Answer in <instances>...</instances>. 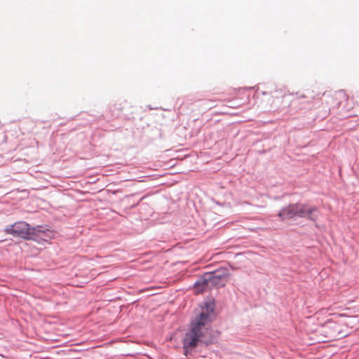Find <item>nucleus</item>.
Returning <instances> with one entry per match:
<instances>
[{
    "label": "nucleus",
    "mask_w": 359,
    "mask_h": 359,
    "mask_svg": "<svg viewBox=\"0 0 359 359\" xmlns=\"http://www.w3.org/2000/svg\"><path fill=\"white\" fill-rule=\"evenodd\" d=\"M214 317V304L205 303L201 311L192 320L190 329L187 332L183 340V349L184 355L191 352L198 344L203 341V338L210 334V323Z\"/></svg>",
    "instance_id": "obj_1"
},
{
    "label": "nucleus",
    "mask_w": 359,
    "mask_h": 359,
    "mask_svg": "<svg viewBox=\"0 0 359 359\" xmlns=\"http://www.w3.org/2000/svg\"><path fill=\"white\" fill-rule=\"evenodd\" d=\"M356 320L352 317L340 318L337 321L329 320L323 327L321 332L329 341L341 339L349 334Z\"/></svg>",
    "instance_id": "obj_2"
},
{
    "label": "nucleus",
    "mask_w": 359,
    "mask_h": 359,
    "mask_svg": "<svg viewBox=\"0 0 359 359\" xmlns=\"http://www.w3.org/2000/svg\"><path fill=\"white\" fill-rule=\"evenodd\" d=\"M35 230L34 227H30L27 222L20 221L7 226L4 231L6 233L11 234L14 237L28 240L30 239L31 236L35 234Z\"/></svg>",
    "instance_id": "obj_3"
},
{
    "label": "nucleus",
    "mask_w": 359,
    "mask_h": 359,
    "mask_svg": "<svg viewBox=\"0 0 359 359\" xmlns=\"http://www.w3.org/2000/svg\"><path fill=\"white\" fill-rule=\"evenodd\" d=\"M226 277L227 273L226 270L221 269L215 272L205 273L203 276V283H206V285L210 287H220L225 285Z\"/></svg>",
    "instance_id": "obj_4"
},
{
    "label": "nucleus",
    "mask_w": 359,
    "mask_h": 359,
    "mask_svg": "<svg viewBox=\"0 0 359 359\" xmlns=\"http://www.w3.org/2000/svg\"><path fill=\"white\" fill-rule=\"evenodd\" d=\"M299 217H306L313 222L318 218L320 212L314 206L299 203Z\"/></svg>",
    "instance_id": "obj_5"
},
{
    "label": "nucleus",
    "mask_w": 359,
    "mask_h": 359,
    "mask_svg": "<svg viewBox=\"0 0 359 359\" xmlns=\"http://www.w3.org/2000/svg\"><path fill=\"white\" fill-rule=\"evenodd\" d=\"M332 101L333 104H335L336 107H339L344 102H346L344 107L347 109L348 111H351L353 109L354 107H359V103L357 101H353L354 107H351L348 102V96L344 90H339L335 92L332 95Z\"/></svg>",
    "instance_id": "obj_6"
},
{
    "label": "nucleus",
    "mask_w": 359,
    "mask_h": 359,
    "mask_svg": "<svg viewBox=\"0 0 359 359\" xmlns=\"http://www.w3.org/2000/svg\"><path fill=\"white\" fill-rule=\"evenodd\" d=\"M299 203L290 204L283 208L278 213V216L283 220L299 217Z\"/></svg>",
    "instance_id": "obj_7"
},
{
    "label": "nucleus",
    "mask_w": 359,
    "mask_h": 359,
    "mask_svg": "<svg viewBox=\"0 0 359 359\" xmlns=\"http://www.w3.org/2000/svg\"><path fill=\"white\" fill-rule=\"evenodd\" d=\"M209 287H210L206 285V283H203V276L198 281H196L194 285V290L196 293L203 292L204 290Z\"/></svg>",
    "instance_id": "obj_8"
},
{
    "label": "nucleus",
    "mask_w": 359,
    "mask_h": 359,
    "mask_svg": "<svg viewBox=\"0 0 359 359\" xmlns=\"http://www.w3.org/2000/svg\"><path fill=\"white\" fill-rule=\"evenodd\" d=\"M359 113V109L357 111H354L352 114L353 116H358V114Z\"/></svg>",
    "instance_id": "obj_9"
}]
</instances>
